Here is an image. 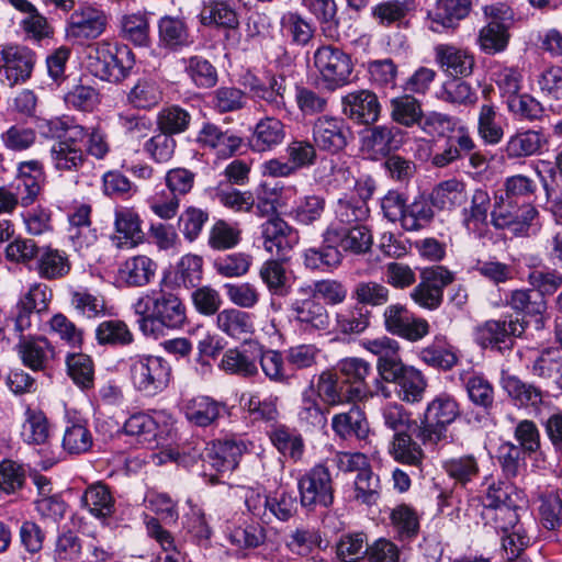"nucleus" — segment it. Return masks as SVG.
<instances>
[{
	"mask_svg": "<svg viewBox=\"0 0 562 562\" xmlns=\"http://www.w3.org/2000/svg\"><path fill=\"white\" fill-rule=\"evenodd\" d=\"M139 316L137 323L145 336L157 337L161 328L180 329L187 324V308L173 292L153 290L137 299L133 305Z\"/></svg>",
	"mask_w": 562,
	"mask_h": 562,
	"instance_id": "obj_1",
	"label": "nucleus"
},
{
	"mask_svg": "<svg viewBox=\"0 0 562 562\" xmlns=\"http://www.w3.org/2000/svg\"><path fill=\"white\" fill-rule=\"evenodd\" d=\"M134 59L131 49L125 45H116L105 41L90 47L88 67L98 78L120 82L127 77Z\"/></svg>",
	"mask_w": 562,
	"mask_h": 562,
	"instance_id": "obj_2",
	"label": "nucleus"
},
{
	"mask_svg": "<svg viewBox=\"0 0 562 562\" xmlns=\"http://www.w3.org/2000/svg\"><path fill=\"white\" fill-rule=\"evenodd\" d=\"M127 366L130 380L142 394L155 396L168 387L171 367L162 357L134 355L127 359Z\"/></svg>",
	"mask_w": 562,
	"mask_h": 562,
	"instance_id": "obj_3",
	"label": "nucleus"
},
{
	"mask_svg": "<svg viewBox=\"0 0 562 562\" xmlns=\"http://www.w3.org/2000/svg\"><path fill=\"white\" fill-rule=\"evenodd\" d=\"M460 416L457 401L447 394L436 396L428 403L418 437L424 443H438L447 436V427Z\"/></svg>",
	"mask_w": 562,
	"mask_h": 562,
	"instance_id": "obj_4",
	"label": "nucleus"
},
{
	"mask_svg": "<svg viewBox=\"0 0 562 562\" xmlns=\"http://www.w3.org/2000/svg\"><path fill=\"white\" fill-rule=\"evenodd\" d=\"M314 66L325 88L336 90L350 82L353 69L351 57L334 45H323L314 52Z\"/></svg>",
	"mask_w": 562,
	"mask_h": 562,
	"instance_id": "obj_5",
	"label": "nucleus"
},
{
	"mask_svg": "<svg viewBox=\"0 0 562 562\" xmlns=\"http://www.w3.org/2000/svg\"><path fill=\"white\" fill-rule=\"evenodd\" d=\"M87 128L71 126L63 139L55 140L49 148V161L58 172H78L87 164L85 140Z\"/></svg>",
	"mask_w": 562,
	"mask_h": 562,
	"instance_id": "obj_6",
	"label": "nucleus"
},
{
	"mask_svg": "<svg viewBox=\"0 0 562 562\" xmlns=\"http://www.w3.org/2000/svg\"><path fill=\"white\" fill-rule=\"evenodd\" d=\"M456 280V274L445 266L424 268L419 283L411 291L415 304L427 311H436L443 303V291Z\"/></svg>",
	"mask_w": 562,
	"mask_h": 562,
	"instance_id": "obj_7",
	"label": "nucleus"
},
{
	"mask_svg": "<svg viewBox=\"0 0 562 562\" xmlns=\"http://www.w3.org/2000/svg\"><path fill=\"white\" fill-rule=\"evenodd\" d=\"M490 22L479 32L477 44L482 52L494 55L506 49L510 34L508 32L513 20V10L505 4L484 8Z\"/></svg>",
	"mask_w": 562,
	"mask_h": 562,
	"instance_id": "obj_8",
	"label": "nucleus"
},
{
	"mask_svg": "<svg viewBox=\"0 0 562 562\" xmlns=\"http://www.w3.org/2000/svg\"><path fill=\"white\" fill-rule=\"evenodd\" d=\"M301 505L313 509L317 506L329 507L334 502L333 479L329 469L316 464L297 481Z\"/></svg>",
	"mask_w": 562,
	"mask_h": 562,
	"instance_id": "obj_9",
	"label": "nucleus"
},
{
	"mask_svg": "<svg viewBox=\"0 0 562 562\" xmlns=\"http://www.w3.org/2000/svg\"><path fill=\"white\" fill-rule=\"evenodd\" d=\"M537 215L538 211L530 203L504 198L503 194L495 196L491 212L496 228H508L515 234H525Z\"/></svg>",
	"mask_w": 562,
	"mask_h": 562,
	"instance_id": "obj_10",
	"label": "nucleus"
},
{
	"mask_svg": "<svg viewBox=\"0 0 562 562\" xmlns=\"http://www.w3.org/2000/svg\"><path fill=\"white\" fill-rule=\"evenodd\" d=\"M35 54L26 46L0 45V81L9 87L24 83L32 75Z\"/></svg>",
	"mask_w": 562,
	"mask_h": 562,
	"instance_id": "obj_11",
	"label": "nucleus"
},
{
	"mask_svg": "<svg viewBox=\"0 0 562 562\" xmlns=\"http://www.w3.org/2000/svg\"><path fill=\"white\" fill-rule=\"evenodd\" d=\"M404 142V132L394 125H373L360 134V150L369 159L380 160L397 150Z\"/></svg>",
	"mask_w": 562,
	"mask_h": 562,
	"instance_id": "obj_12",
	"label": "nucleus"
},
{
	"mask_svg": "<svg viewBox=\"0 0 562 562\" xmlns=\"http://www.w3.org/2000/svg\"><path fill=\"white\" fill-rule=\"evenodd\" d=\"M312 137L319 150L337 154L346 148L352 133L342 117L321 115L313 122Z\"/></svg>",
	"mask_w": 562,
	"mask_h": 562,
	"instance_id": "obj_13",
	"label": "nucleus"
},
{
	"mask_svg": "<svg viewBox=\"0 0 562 562\" xmlns=\"http://www.w3.org/2000/svg\"><path fill=\"white\" fill-rule=\"evenodd\" d=\"M383 324L392 335L408 341H419L429 334V323L422 317H415L405 305L391 304L383 312Z\"/></svg>",
	"mask_w": 562,
	"mask_h": 562,
	"instance_id": "obj_14",
	"label": "nucleus"
},
{
	"mask_svg": "<svg viewBox=\"0 0 562 562\" xmlns=\"http://www.w3.org/2000/svg\"><path fill=\"white\" fill-rule=\"evenodd\" d=\"M289 310L296 327L303 333L314 334L329 327L326 307L311 294H297L291 300Z\"/></svg>",
	"mask_w": 562,
	"mask_h": 562,
	"instance_id": "obj_15",
	"label": "nucleus"
},
{
	"mask_svg": "<svg viewBox=\"0 0 562 562\" xmlns=\"http://www.w3.org/2000/svg\"><path fill=\"white\" fill-rule=\"evenodd\" d=\"M502 387L518 408H524L533 415H539L548 407L549 394L533 383L521 380L514 374L502 378Z\"/></svg>",
	"mask_w": 562,
	"mask_h": 562,
	"instance_id": "obj_16",
	"label": "nucleus"
},
{
	"mask_svg": "<svg viewBox=\"0 0 562 562\" xmlns=\"http://www.w3.org/2000/svg\"><path fill=\"white\" fill-rule=\"evenodd\" d=\"M527 325V321L513 316L504 319H490L477 327L476 340L483 348H501V344H506L513 337H520Z\"/></svg>",
	"mask_w": 562,
	"mask_h": 562,
	"instance_id": "obj_17",
	"label": "nucleus"
},
{
	"mask_svg": "<svg viewBox=\"0 0 562 562\" xmlns=\"http://www.w3.org/2000/svg\"><path fill=\"white\" fill-rule=\"evenodd\" d=\"M382 380L394 383L397 396L405 403H419L424 398L427 380L420 370L412 366L402 363Z\"/></svg>",
	"mask_w": 562,
	"mask_h": 562,
	"instance_id": "obj_18",
	"label": "nucleus"
},
{
	"mask_svg": "<svg viewBox=\"0 0 562 562\" xmlns=\"http://www.w3.org/2000/svg\"><path fill=\"white\" fill-rule=\"evenodd\" d=\"M325 238L335 243L338 249L356 255L368 252L372 246V235L368 227L361 224L342 227L337 223H330L325 229Z\"/></svg>",
	"mask_w": 562,
	"mask_h": 562,
	"instance_id": "obj_19",
	"label": "nucleus"
},
{
	"mask_svg": "<svg viewBox=\"0 0 562 562\" xmlns=\"http://www.w3.org/2000/svg\"><path fill=\"white\" fill-rule=\"evenodd\" d=\"M105 26V14L94 8L86 7L71 13L66 26V35L77 42H83L100 36Z\"/></svg>",
	"mask_w": 562,
	"mask_h": 562,
	"instance_id": "obj_20",
	"label": "nucleus"
},
{
	"mask_svg": "<svg viewBox=\"0 0 562 562\" xmlns=\"http://www.w3.org/2000/svg\"><path fill=\"white\" fill-rule=\"evenodd\" d=\"M114 234L112 244L119 249H130L139 245L144 239L142 220L131 207H116L114 211Z\"/></svg>",
	"mask_w": 562,
	"mask_h": 562,
	"instance_id": "obj_21",
	"label": "nucleus"
},
{
	"mask_svg": "<svg viewBox=\"0 0 562 562\" xmlns=\"http://www.w3.org/2000/svg\"><path fill=\"white\" fill-rule=\"evenodd\" d=\"M245 85L254 100L265 102L272 111L280 112L286 109L284 76L270 75L266 80L250 76Z\"/></svg>",
	"mask_w": 562,
	"mask_h": 562,
	"instance_id": "obj_22",
	"label": "nucleus"
},
{
	"mask_svg": "<svg viewBox=\"0 0 562 562\" xmlns=\"http://www.w3.org/2000/svg\"><path fill=\"white\" fill-rule=\"evenodd\" d=\"M342 112L359 124L371 125L380 117L381 104L372 91L357 90L342 98Z\"/></svg>",
	"mask_w": 562,
	"mask_h": 562,
	"instance_id": "obj_23",
	"label": "nucleus"
},
{
	"mask_svg": "<svg viewBox=\"0 0 562 562\" xmlns=\"http://www.w3.org/2000/svg\"><path fill=\"white\" fill-rule=\"evenodd\" d=\"M52 292L47 285L35 283L16 303L13 312L14 329L20 335L31 326L33 313H41L47 308Z\"/></svg>",
	"mask_w": 562,
	"mask_h": 562,
	"instance_id": "obj_24",
	"label": "nucleus"
},
{
	"mask_svg": "<svg viewBox=\"0 0 562 562\" xmlns=\"http://www.w3.org/2000/svg\"><path fill=\"white\" fill-rule=\"evenodd\" d=\"M505 305L510 307L519 319L536 317L537 328L543 327V314L547 311V301L535 289H515L505 295Z\"/></svg>",
	"mask_w": 562,
	"mask_h": 562,
	"instance_id": "obj_25",
	"label": "nucleus"
},
{
	"mask_svg": "<svg viewBox=\"0 0 562 562\" xmlns=\"http://www.w3.org/2000/svg\"><path fill=\"white\" fill-rule=\"evenodd\" d=\"M549 143L543 130H518L505 144L504 153L508 159H522L540 155Z\"/></svg>",
	"mask_w": 562,
	"mask_h": 562,
	"instance_id": "obj_26",
	"label": "nucleus"
},
{
	"mask_svg": "<svg viewBox=\"0 0 562 562\" xmlns=\"http://www.w3.org/2000/svg\"><path fill=\"white\" fill-rule=\"evenodd\" d=\"M337 371L344 378V383L357 401L372 396L367 378L371 374V364L361 358H345L337 363Z\"/></svg>",
	"mask_w": 562,
	"mask_h": 562,
	"instance_id": "obj_27",
	"label": "nucleus"
},
{
	"mask_svg": "<svg viewBox=\"0 0 562 562\" xmlns=\"http://www.w3.org/2000/svg\"><path fill=\"white\" fill-rule=\"evenodd\" d=\"M257 342L255 340H245L240 347L227 349L221 359L220 368L226 373L244 378L257 375Z\"/></svg>",
	"mask_w": 562,
	"mask_h": 562,
	"instance_id": "obj_28",
	"label": "nucleus"
},
{
	"mask_svg": "<svg viewBox=\"0 0 562 562\" xmlns=\"http://www.w3.org/2000/svg\"><path fill=\"white\" fill-rule=\"evenodd\" d=\"M434 52L436 63L446 74L453 78L472 74L475 60L469 50L450 44H439Z\"/></svg>",
	"mask_w": 562,
	"mask_h": 562,
	"instance_id": "obj_29",
	"label": "nucleus"
},
{
	"mask_svg": "<svg viewBox=\"0 0 562 562\" xmlns=\"http://www.w3.org/2000/svg\"><path fill=\"white\" fill-rule=\"evenodd\" d=\"M245 449L240 440H217L207 448L205 462L220 474L231 473L237 468Z\"/></svg>",
	"mask_w": 562,
	"mask_h": 562,
	"instance_id": "obj_30",
	"label": "nucleus"
},
{
	"mask_svg": "<svg viewBox=\"0 0 562 562\" xmlns=\"http://www.w3.org/2000/svg\"><path fill=\"white\" fill-rule=\"evenodd\" d=\"M261 236L265 249L277 255H284L297 239L294 229L278 215L261 224Z\"/></svg>",
	"mask_w": 562,
	"mask_h": 562,
	"instance_id": "obj_31",
	"label": "nucleus"
},
{
	"mask_svg": "<svg viewBox=\"0 0 562 562\" xmlns=\"http://www.w3.org/2000/svg\"><path fill=\"white\" fill-rule=\"evenodd\" d=\"M285 138V125L274 116L260 119L249 137L252 150L263 153L281 145Z\"/></svg>",
	"mask_w": 562,
	"mask_h": 562,
	"instance_id": "obj_32",
	"label": "nucleus"
},
{
	"mask_svg": "<svg viewBox=\"0 0 562 562\" xmlns=\"http://www.w3.org/2000/svg\"><path fill=\"white\" fill-rule=\"evenodd\" d=\"M366 350L378 357L376 370L381 379L400 367L402 363L400 344L387 336L367 339L362 342Z\"/></svg>",
	"mask_w": 562,
	"mask_h": 562,
	"instance_id": "obj_33",
	"label": "nucleus"
},
{
	"mask_svg": "<svg viewBox=\"0 0 562 562\" xmlns=\"http://www.w3.org/2000/svg\"><path fill=\"white\" fill-rule=\"evenodd\" d=\"M268 436L283 457L295 463L303 459L305 452L304 439L295 429L283 424H274L268 431Z\"/></svg>",
	"mask_w": 562,
	"mask_h": 562,
	"instance_id": "obj_34",
	"label": "nucleus"
},
{
	"mask_svg": "<svg viewBox=\"0 0 562 562\" xmlns=\"http://www.w3.org/2000/svg\"><path fill=\"white\" fill-rule=\"evenodd\" d=\"M226 405L210 396L199 395L184 404L187 419L199 427L213 425L225 411Z\"/></svg>",
	"mask_w": 562,
	"mask_h": 562,
	"instance_id": "obj_35",
	"label": "nucleus"
},
{
	"mask_svg": "<svg viewBox=\"0 0 562 562\" xmlns=\"http://www.w3.org/2000/svg\"><path fill=\"white\" fill-rule=\"evenodd\" d=\"M157 268V263L151 258L137 255L121 265L119 276L130 286H145L154 280Z\"/></svg>",
	"mask_w": 562,
	"mask_h": 562,
	"instance_id": "obj_36",
	"label": "nucleus"
},
{
	"mask_svg": "<svg viewBox=\"0 0 562 562\" xmlns=\"http://www.w3.org/2000/svg\"><path fill=\"white\" fill-rule=\"evenodd\" d=\"M491 209V198L487 191L476 189L471 196V204L462 211L463 225L476 237H482L487 228V214Z\"/></svg>",
	"mask_w": 562,
	"mask_h": 562,
	"instance_id": "obj_37",
	"label": "nucleus"
},
{
	"mask_svg": "<svg viewBox=\"0 0 562 562\" xmlns=\"http://www.w3.org/2000/svg\"><path fill=\"white\" fill-rule=\"evenodd\" d=\"M475 147V142L469 132L461 127L457 135L449 136L446 139L442 150L431 157V164L437 168H445L463 159Z\"/></svg>",
	"mask_w": 562,
	"mask_h": 562,
	"instance_id": "obj_38",
	"label": "nucleus"
},
{
	"mask_svg": "<svg viewBox=\"0 0 562 562\" xmlns=\"http://www.w3.org/2000/svg\"><path fill=\"white\" fill-rule=\"evenodd\" d=\"M331 428L341 439L357 438L363 440L369 434V424L364 413L356 405L348 412L334 415Z\"/></svg>",
	"mask_w": 562,
	"mask_h": 562,
	"instance_id": "obj_39",
	"label": "nucleus"
},
{
	"mask_svg": "<svg viewBox=\"0 0 562 562\" xmlns=\"http://www.w3.org/2000/svg\"><path fill=\"white\" fill-rule=\"evenodd\" d=\"M81 504L98 519H108L115 512V499L109 486L101 482L86 488L81 496Z\"/></svg>",
	"mask_w": 562,
	"mask_h": 562,
	"instance_id": "obj_40",
	"label": "nucleus"
},
{
	"mask_svg": "<svg viewBox=\"0 0 562 562\" xmlns=\"http://www.w3.org/2000/svg\"><path fill=\"white\" fill-rule=\"evenodd\" d=\"M71 269L68 255L52 247H44L35 262L37 274L45 280H58L66 277Z\"/></svg>",
	"mask_w": 562,
	"mask_h": 562,
	"instance_id": "obj_41",
	"label": "nucleus"
},
{
	"mask_svg": "<svg viewBox=\"0 0 562 562\" xmlns=\"http://www.w3.org/2000/svg\"><path fill=\"white\" fill-rule=\"evenodd\" d=\"M216 325L222 333L234 339H244L255 331L251 315L234 307L218 312Z\"/></svg>",
	"mask_w": 562,
	"mask_h": 562,
	"instance_id": "obj_42",
	"label": "nucleus"
},
{
	"mask_svg": "<svg viewBox=\"0 0 562 562\" xmlns=\"http://www.w3.org/2000/svg\"><path fill=\"white\" fill-rule=\"evenodd\" d=\"M203 25L235 30L239 25L235 8L225 0H209L200 13Z\"/></svg>",
	"mask_w": 562,
	"mask_h": 562,
	"instance_id": "obj_43",
	"label": "nucleus"
},
{
	"mask_svg": "<svg viewBox=\"0 0 562 562\" xmlns=\"http://www.w3.org/2000/svg\"><path fill=\"white\" fill-rule=\"evenodd\" d=\"M297 418L306 429H323L327 425V413L312 385L302 392Z\"/></svg>",
	"mask_w": 562,
	"mask_h": 562,
	"instance_id": "obj_44",
	"label": "nucleus"
},
{
	"mask_svg": "<svg viewBox=\"0 0 562 562\" xmlns=\"http://www.w3.org/2000/svg\"><path fill=\"white\" fill-rule=\"evenodd\" d=\"M323 245L311 247L304 250V266L311 270H329L338 267L342 260V254L335 243L327 241L325 231L322 234Z\"/></svg>",
	"mask_w": 562,
	"mask_h": 562,
	"instance_id": "obj_45",
	"label": "nucleus"
},
{
	"mask_svg": "<svg viewBox=\"0 0 562 562\" xmlns=\"http://www.w3.org/2000/svg\"><path fill=\"white\" fill-rule=\"evenodd\" d=\"M315 391L318 398H323L325 403L331 406L357 401L352 394H349L346 383L330 371H324L318 376Z\"/></svg>",
	"mask_w": 562,
	"mask_h": 562,
	"instance_id": "obj_46",
	"label": "nucleus"
},
{
	"mask_svg": "<svg viewBox=\"0 0 562 562\" xmlns=\"http://www.w3.org/2000/svg\"><path fill=\"white\" fill-rule=\"evenodd\" d=\"M198 142L217 149L223 155H232L240 147L243 139L229 131H223L215 124L205 123L199 132Z\"/></svg>",
	"mask_w": 562,
	"mask_h": 562,
	"instance_id": "obj_47",
	"label": "nucleus"
},
{
	"mask_svg": "<svg viewBox=\"0 0 562 562\" xmlns=\"http://www.w3.org/2000/svg\"><path fill=\"white\" fill-rule=\"evenodd\" d=\"M18 350L22 362L34 371L43 370L53 356V347L44 337L22 338Z\"/></svg>",
	"mask_w": 562,
	"mask_h": 562,
	"instance_id": "obj_48",
	"label": "nucleus"
},
{
	"mask_svg": "<svg viewBox=\"0 0 562 562\" xmlns=\"http://www.w3.org/2000/svg\"><path fill=\"white\" fill-rule=\"evenodd\" d=\"M323 539L315 528L300 526L291 530L285 539L286 549L295 555H313L322 546Z\"/></svg>",
	"mask_w": 562,
	"mask_h": 562,
	"instance_id": "obj_49",
	"label": "nucleus"
},
{
	"mask_svg": "<svg viewBox=\"0 0 562 562\" xmlns=\"http://www.w3.org/2000/svg\"><path fill=\"white\" fill-rule=\"evenodd\" d=\"M414 10L415 5H411L405 0H386L374 5L371 15L381 26H401L404 24L406 16Z\"/></svg>",
	"mask_w": 562,
	"mask_h": 562,
	"instance_id": "obj_50",
	"label": "nucleus"
},
{
	"mask_svg": "<svg viewBox=\"0 0 562 562\" xmlns=\"http://www.w3.org/2000/svg\"><path fill=\"white\" fill-rule=\"evenodd\" d=\"M241 234V228L237 223L217 220L209 231L207 245L216 251L229 250L239 245Z\"/></svg>",
	"mask_w": 562,
	"mask_h": 562,
	"instance_id": "obj_51",
	"label": "nucleus"
},
{
	"mask_svg": "<svg viewBox=\"0 0 562 562\" xmlns=\"http://www.w3.org/2000/svg\"><path fill=\"white\" fill-rule=\"evenodd\" d=\"M417 356L425 364L441 370H450L458 362L454 351L441 338H436L431 344L423 347Z\"/></svg>",
	"mask_w": 562,
	"mask_h": 562,
	"instance_id": "obj_52",
	"label": "nucleus"
},
{
	"mask_svg": "<svg viewBox=\"0 0 562 562\" xmlns=\"http://www.w3.org/2000/svg\"><path fill=\"white\" fill-rule=\"evenodd\" d=\"M465 200V184L456 178L440 182L431 193L432 204L440 210L460 206Z\"/></svg>",
	"mask_w": 562,
	"mask_h": 562,
	"instance_id": "obj_53",
	"label": "nucleus"
},
{
	"mask_svg": "<svg viewBox=\"0 0 562 562\" xmlns=\"http://www.w3.org/2000/svg\"><path fill=\"white\" fill-rule=\"evenodd\" d=\"M21 436L29 445H45L50 437V426L46 415L38 409L27 408Z\"/></svg>",
	"mask_w": 562,
	"mask_h": 562,
	"instance_id": "obj_54",
	"label": "nucleus"
},
{
	"mask_svg": "<svg viewBox=\"0 0 562 562\" xmlns=\"http://www.w3.org/2000/svg\"><path fill=\"white\" fill-rule=\"evenodd\" d=\"M302 5L313 14L322 26L323 33L334 37L339 25L337 3L335 0H302Z\"/></svg>",
	"mask_w": 562,
	"mask_h": 562,
	"instance_id": "obj_55",
	"label": "nucleus"
},
{
	"mask_svg": "<svg viewBox=\"0 0 562 562\" xmlns=\"http://www.w3.org/2000/svg\"><path fill=\"white\" fill-rule=\"evenodd\" d=\"M522 493L518 491L513 484L498 481L488 484L484 495L482 496V504L485 508V512H488V509H495L502 505L522 503Z\"/></svg>",
	"mask_w": 562,
	"mask_h": 562,
	"instance_id": "obj_56",
	"label": "nucleus"
},
{
	"mask_svg": "<svg viewBox=\"0 0 562 562\" xmlns=\"http://www.w3.org/2000/svg\"><path fill=\"white\" fill-rule=\"evenodd\" d=\"M539 517L542 526L554 530L562 525V491L551 490L539 495Z\"/></svg>",
	"mask_w": 562,
	"mask_h": 562,
	"instance_id": "obj_57",
	"label": "nucleus"
},
{
	"mask_svg": "<svg viewBox=\"0 0 562 562\" xmlns=\"http://www.w3.org/2000/svg\"><path fill=\"white\" fill-rule=\"evenodd\" d=\"M471 9V0H437L432 22L443 27H453Z\"/></svg>",
	"mask_w": 562,
	"mask_h": 562,
	"instance_id": "obj_58",
	"label": "nucleus"
},
{
	"mask_svg": "<svg viewBox=\"0 0 562 562\" xmlns=\"http://www.w3.org/2000/svg\"><path fill=\"white\" fill-rule=\"evenodd\" d=\"M146 529L148 535L160 544L164 551L156 562H186V555L176 548L173 536L164 529L157 519H149L146 524Z\"/></svg>",
	"mask_w": 562,
	"mask_h": 562,
	"instance_id": "obj_59",
	"label": "nucleus"
},
{
	"mask_svg": "<svg viewBox=\"0 0 562 562\" xmlns=\"http://www.w3.org/2000/svg\"><path fill=\"white\" fill-rule=\"evenodd\" d=\"M436 95L439 100L453 105H470L477 100L476 92L471 85L457 79V77L443 82Z\"/></svg>",
	"mask_w": 562,
	"mask_h": 562,
	"instance_id": "obj_60",
	"label": "nucleus"
},
{
	"mask_svg": "<svg viewBox=\"0 0 562 562\" xmlns=\"http://www.w3.org/2000/svg\"><path fill=\"white\" fill-rule=\"evenodd\" d=\"M95 338L100 345L127 346L134 340L128 326L120 319L101 322L95 329Z\"/></svg>",
	"mask_w": 562,
	"mask_h": 562,
	"instance_id": "obj_61",
	"label": "nucleus"
},
{
	"mask_svg": "<svg viewBox=\"0 0 562 562\" xmlns=\"http://www.w3.org/2000/svg\"><path fill=\"white\" fill-rule=\"evenodd\" d=\"M390 452L396 461L416 468L420 467L424 459L423 449L406 432L394 435Z\"/></svg>",
	"mask_w": 562,
	"mask_h": 562,
	"instance_id": "obj_62",
	"label": "nucleus"
},
{
	"mask_svg": "<svg viewBox=\"0 0 562 562\" xmlns=\"http://www.w3.org/2000/svg\"><path fill=\"white\" fill-rule=\"evenodd\" d=\"M432 201L429 202L425 196H417L406 206L402 221V227L405 231H418L427 226L434 218Z\"/></svg>",
	"mask_w": 562,
	"mask_h": 562,
	"instance_id": "obj_63",
	"label": "nucleus"
},
{
	"mask_svg": "<svg viewBox=\"0 0 562 562\" xmlns=\"http://www.w3.org/2000/svg\"><path fill=\"white\" fill-rule=\"evenodd\" d=\"M368 538L363 532H349L340 537L336 544L337 558L342 562H358L366 558Z\"/></svg>",
	"mask_w": 562,
	"mask_h": 562,
	"instance_id": "obj_64",
	"label": "nucleus"
}]
</instances>
